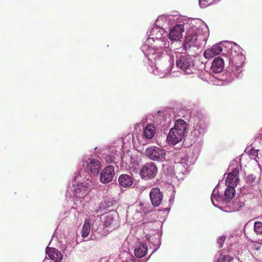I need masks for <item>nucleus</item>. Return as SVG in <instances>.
Returning <instances> with one entry per match:
<instances>
[{
  "label": "nucleus",
  "instance_id": "nucleus-21",
  "mask_svg": "<svg viewBox=\"0 0 262 262\" xmlns=\"http://www.w3.org/2000/svg\"><path fill=\"white\" fill-rule=\"evenodd\" d=\"M186 128V122L181 119H178L174 124V127L172 129H176V130L184 133Z\"/></svg>",
  "mask_w": 262,
  "mask_h": 262
},
{
  "label": "nucleus",
  "instance_id": "nucleus-16",
  "mask_svg": "<svg viewBox=\"0 0 262 262\" xmlns=\"http://www.w3.org/2000/svg\"><path fill=\"white\" fill-rule=\"evenodd\" d=\"M238 170L234 169L231 172L228 173L226 180L227 186H236L238 178Z\"/></svg>",
  "mask_w": 262,
  "mask_h": 262
},
{
  "label": "nucleus",
  "instance_id": "nucleus-3",
  "mask_svg": "<svg viewBox=\"0 0 262 262\" xmlns=\"http://www.w3.org/2000/svg\"><path fill=\"white\" fill-rule=\"evenodd\" d=\"M158 173L156 164L150 162L145 165L140 172L142 178L151 179L155 178Z\"/></svg>",
  "mask_w": 262,
  "mask_h": 262
},
{
  "label": "nucleus",
  "instance_id": "nucleus-28",
  "mask_svg": "<svg viewBox=\"0 0 262 262\" xmlns=\"http://www.w3.org/2000/svg\"><path fill=\"white\" fill-rule=\"evenodd\" d=\"M225 240H226L225 236H221L218 239V240L217 241V243L218 244V247L219 248H221L223 246V245L225 243Z\"/></svg>",
  "mask_w": 262,
  "mask_h": 262
},
{
  "label": "nucleus",
  "instance_id": "nucleus-8",
  "mask_svg": "<svg viewBox=\"0 0 262 262\" xmlns=\"http://www.w3.org/2000/svg\"><path fill=\"white\" fill-rule=\"evenodd\" d=\"M114 166L112 165L106 167L101 173L100 181L101 183L106 184L112 181L115 176Z\"/></svg>",
  "mask_w": 262,
  "mask_h": 262
},
{
  "label": "nucleus",
  "instance_id": "nucleus-10",
  "mask_svg": "<svg viewBox=\"0 0 262 262\" xmlns=\"http://www.w3.org/2000/svg\"><path fill=\"white\" fill-rule=\"evenodd\" d=\"M149 195L151 203L154 206H159L161 204L163 195L159 188H152L150 191Z\"/></svg>",
  "mask_w": 262,
  "mask_h": 262
},
{
  "label": "nucleus",
  "instance_id": "nucleus-2",
  "mask_svg": "<svg viewBox=\"0 0 262 262\" xmlns=\"http://www.w3.org/2000/svg\"><path fill=\"white\" fill-rule=\"evenodd\" d=\"M145 154L152 160L162 161L165 158L166 151L159 147L151 146L146 148Z\"/></svg>",
  "mask_w": 262,
  "mask_h": 262
},
{
  "label": "nucleus",
  "instance_id": "nucleus-15",
  "mask_svg": "<svg viewBox=\"0 0 262 262\" xmlns=\"http://www.w3.org/2000/svg\"><path fill=\"white\" fill-rule=\"evenodd\" d=\"M222 49L219 45L213 46L211 48L206 50L204 52V56L206 58H210L214 56L217 55L221 53Z\"/></svg>",
  "mask_w": 262,
  "mask_h": 262
},
{
  "label": "nucleus",
  "instance_id": "nucleus-6",
  "mask_svg": "<svg viewBox=\"0 0 262 262\" xmlns=\"http://www.w3.org/2000/svg\"><path fill=\"white\" fill-rule=\"evenodd\" d=\"M91 185L92 182L88 179L83 182L77 184L75 188L76 195L79 198H84L90 192Z\"/></svg>",
  "mask_w": 262,
  "mask_h": 262
},
{
  "label": "nucleus",
  "instance_id": "nucleus-24",
  "mask_svg": "<svg viewBox=\"0 0 262 262\" xmlns=\"http://www.w3.org/2000/svg\"><path fill=\"white\" fill-rule=\"evenodd\" d=\"M219 1L220 0H199V4L201 8H205Z\"/></svg>",
  "mask_w": 262,
  "mask_h": 262
},
{
  "label": "nucleus",
  "instance_id": "nucleus-34",
  "mask_svg": "<svg viewBox=\"0 0 262 262\" xmlns=\"http://www.w3.org/2000/svg\"><path fill=\"white\" fill-rule=\"evenodd\" d=\"M139 261H140V260H139V259H138V260H136V259L133 260V259H132V262H139Z\"/></svg>",
  "mask_w": 262,
  "mask_h": 262
},
{
  "label": "nucleus",
  "instance_id": "nucleus-33",
  "mask_svg": "<svg viewBox=\"0 0 262 262\" xmlns=\"http://www.w3.org/2000/svg\"><path fill=\"white\" fill-rule=\"evenodd\" d=\"M159 29L156 28L155 29H152L151 31V33H152V35H154V33H155V32L157 30H158Z\"/></svg>",
  "mask_w": 262,
  "mask_h": 262
},
{
  "label": "nucleus",
  "instance_id": "nucleus-37",
  "mask_svg": "<svg viewBox=\"0 0 262 262\" xmlns=\"http://www.w3.org/2000/svg\"><path fill=\"white\" fill-rule=\"evenodd\" d=\"M124 262H128V261H124Z\"/></svg>",
  "mask_w": 262,
  "mask_h": 262
},
{
  "label": "nucleus",
  "instance_id": "nucleus-12",
  "mask_svg": "<svg viewBox=\"0 0 262 262\" xmlns=\"http://www.w3.org/2000/svg\"><path fill=\"white\" fill-rule=\"evenodd\" d=\"M198 40V36L194 32H188L185 38L183 46L185 50L194 46Z\"/></svg>",
  "mask_w": 262,
  "mask_h": 262
},
{
  "label": "nucleus",
  "instance_id": "nucleus-18",
  "mask_svg": "<svg viewBox=\"0 0 262 262\" xmlns=\"http://www.w3.org/2000/svg\"><path fill=\"white\" fill-rule=\"evenodd\" d=\"M91 222H92V221L89 218H86L84 221V223L83 225L82 229L81 231V236L83 238L87 237L90 233Z\"/></svg>",
  "mask_w": 262,
  "mask_h": 262
},
{
  "label": "nucleus",
  "instance_id": "nucleus-22",
  "mask_svg": "<svg viewBox=\"0 0 262 262\" xmlns=\"http://www.w3.org/2000/svg\"><path fill=\"white\" fill-rule=\"evenodd\" d=\"M238 60H236L235 61L229 62L230 67H232L233 71H235L237 74L241 73L242 70V65L243 62L239 63L237 62Z\"/></svg>",
  "mask_w": 262,
  "mask_h": 262
},
{
  "label": "nucleus",
  "instance_id": "nucleus-25",
  "mask_svg": "<svg viewBox=\"0 0 262 262\" xmlns=\"http://www.w3.org/2000/svg\"><path fill=\"white\" fill-rule=\"evenodd\" d=\"M233 257L228 255H221L218 259V262H233Z\"/></svg>",
  "mask_w": 262,
  "mask_h": 262
},
{
  "label": "nucleus",
  "instance_id": "nucleus-32",
  "mask_svg": "<svg viewBox=\"0 0 262 262\" xmlns=\"http://www.w3.org/2000/svg\"><path fill=\"white\" fill-rule=\"evenodd\" d=\"M141 154H140L139 156H137V159H136V162L137 164H138L139 162L141 161Z\"/></svg>",
  "mask_w": 262,
  "mask_h": 262
},
{
  "label": "nucleus",
  "instance_id": "nucleus-11",
  "mask_svg": "<svg viewBox=\"0 0 262 262\" xmlns=\"http://www.w3.org/2000/svg\"><path fill=\"white\" fill-rule=\"evenodd\" d=\"M184 133L176 130V129H171L167 139L172 145H176L180 142L184 137Z\"/></svg>",
  "mask_w": 262,
  "mask_h": 262
},
{
  "label": "nucleus",
  "instance_id": "nucleus-13",
  "mask_svg": "<svg viewBox=\"0 0 262 262\" xmlns=\"http://www.w3.org/2000/svg\"><path fill=\"white\" fill-rule=\"evenodd\" d=\"M46 252L51 259L56 262H59L62 259L63 256L61 252L55 248L47 247Z\"/></svg>",
  "mask_w": 262,
  "mask_h": 262
},
{
  "label": "nucleus",
  "instance_id": "nucleus-14",
  "mask_svg": "<svg viewBox=\"0 0 262 262\" xmlns=\"http://www.w3.org/2000/svg\"><path fill=\"white\" fill-rule=\"evenodd\" d=\"M224 67V60L221 57H217L214 59L211 67V71L215 73L221 72Z\"/></svg>",
  "mask_w": 262,
  "mask_h": 262
},
{
  "label": "nucleus",
  "instance_id": "nucleus-17",
  "mask_svg": "<svg viewBox=\"0 0 262 262\" xmlns=\"http://www.w3.org/2000/svg\"><path fill=\"white\" fill-rule=\"evenodd\" d=\"M147 250V245L145 244H141L135 248L134 250L135 255L138 258L142 257L146 254Z\"/></svg>",
  "mask_w": 262,
  "mask_h": 262
},
{
  "label": "nucleus",
  "instance_id": "nucleus-26",
  "mask_svg": "<svg viewBox=\"0 0 262 262\" xmlns=\"http://www.w3.org/2000/svg\"><path fill=\"white\" fill-rule=\"evenodd\" d=\"M254 231L257 234H262V223L260 222H256L254 225Z\"/></svg>",
  "mask_w": 262,
  "mask_h": 262
},
{
  "label": "nucleus",
  "instance_id": "nucleus-30",
  "mask_svg": "<svg viewBox=\"0 0 262 262\" xmlns=\"http://www.w3.org/2000/svg\"><path fill=\"white\" fill-rule=\"evenodd\" d=\"M106 161L110 163H115V158L108 156L106 157Z\"/></svg>",
  "mask_w": 262,
  "mask_h": 262
},
{
  "label": "nucleus",
  "instance_id": "nucleus-1",
  "mask_svg": "<svg viewBox=\"0 0 262 262\" xmlns=\"http://www.w3.org/2000/svg\"><path fill=\"white\" fill-rule=\"evenodd\" d=\"M176 66L186 74H191L195 70L194 60L191 56L186 54L177 55Z\"/></svg>",
  "mask_w": 262,
  "mask_h": 262
},
{
  "label": "nucleus",
  "instance_id": "nucleus-19",
  "mask_svg": "<svg viewBox=\"0 0 262 262\" xmlns=\"http://www.w3.org/2000/svg\"><path fill=\"white\" fill-rule=\"evenodd\" d=\"M119 184L123 187H128L131 186V177L127 174H121L119 179Z\"/></svg>",
  "mask_w": 262,
  "mask_h": 262
},
{
  "label": "nucleus",
  "instance_id": "nucleus-36",
  "mask_svg": "<svg viewBox=\"0 0 262 262\" xmlns=\"http://www.w3.org/2000/svg\"><path fill=\"white\" fill-rule=\"evenodd\" d=\"M78 177V176L76 177V178L75 179V182H76V180L77 179Z\"/></svg>",
  "mask_w": 262,
  "mask_h": 262
},
{
  "label": "nucleus",
  "instance_id": "nucleus-7",
  "mask_svg": "<svg viewBox=\"0 0 262 262\" xmlns=\"http://www.w3.org/2000/svg\"><path fill=\"white\" fill-rule=\"evenodd\" d=\"M142 50L149 60H156L159 57V54L162 52V49H159L157 47L156 48V46L149 47L145 44L142 47Z\"/></svg>",
  "mask_w": 262,
  "mask_h": 262
},
{
  "label": "nucleus",
  "instance_id": "nucleus-29",
  "mask_svg": "<svg viewBox=\"0 0 262 262\" xmlns=\"http://www.w3.org/2000/svg\"><path fill=\"white\" fill-rule=\"evenodd\" d=\"M199 125H200V127L202 129H204L205 128L206 125L205 124L203 120H200L199 121V123L197 124H196L195 127H199Z\"/></svg>",
  "mask_w": 262,
  "mask_h": 262
},
{
  "label": "nucleus",
  "instance_id": "nucleus-4",
  "mask_svg": "<svg viewBox=\"0 0 262 262\" xmlns=\"http://www.w3.org/2000/svg\"><path fill=\"white\" fill-rule=\"evenodd\" d=\"M101 167L99 161L94 159H89L83 164L84 171L90 175H97Z\"/></svg>",
  "mask_w": 262,
  "mask_h": 262
},
{
  "label": "nucleus",
  "instance_id": "nucleus-20",
  "mask_svg": "<svg viewBox=\"0 0 262 262\" xmlns=\"http://www.w3.org/2000/svg\"><path fill=\"white\" fill-rule=\"evenodd\" d=\"M156 133L155 127L151 124L147 125L144 128V135L147 139H152Z\"/></svg>",
  "mask_w": 262,
  "mask_h": 262
},
{
  "label": "nucleus",
  "instance_id": "nucleus-35",
  "mask_svg": "<svg viewBox=\"0 0 262 262\" xmlns=\"http://www.w3.org/2000/svg\"><path fill=\"white\" fill-rule=\"evenodd\" d=\"M211 201H212V204H214V202H213V198L212 197L211 198Z\"/></svg>",
  "mask_w": 262,
  "mask_h": 262
},
{
  "label": "nucleus",
  "instance_id": "nucleus-31",
  "mask_svg": "<svg viewBox=\"0 0 262 262\" xmlns=\"http://www.w3.org/2000/svg\"><path fill=\"white\" fill-rule=\"evenodd\" d=\"M249 153H250V155H253V156H257L258 155L257 150L253 149H251L249 150Z\"/></svg>",
  "mask_w": 262,
  "mask_h": 262
},
{
  "label": "nucleus",
  "instance_id": "nucleus-5",
  "mask_svg": "<svg viewBox=\"0 0 262 262\" xmlns=\"http://www.w3.org/2000/svg\"><path fill=\"white\" fill-rule=\"evenodd\" d=\"M229 62L238 60V63H240L244 61V56L242 53L241 47L237 44H234L230 49V52L228 53L227 56H225Z\"/></svg>",
  "mask_w": 262,
  "mask_h": 262
},
{
  "label": "nucleus",
  "instance_id": "nucleus-23",
  "mask_svg": "<svg viewBox=\"0 0 262 262\" xmlns=\"http://www.w3.org/2000/svg\"><path fill=\"white\" fill-rule=\"evenodd\" d=\"M234 186H227V188L225 191V196L228 199H232L235 194V191Z\"/></svg>",
  "mask_w": 262,
  "mask_h": 262
},
{
  "label": "nucleus",
  "instance_id": "nucleus-9",
  "mask_svg": "<svg viewBox=\"0 0 262 262\" xmlns=\"http://www.w3.org/2000/svg\"><path fill=\"white\" fill-rule=\"evenodd\" d=\"M184 30L185 27L183 24L175 25L170 31L169 38L173 41L180 40L182 37V33Z\"/></svg>",
  "mask_w": 262,
  "mask_h": 262
},
{
  "label": "nucleus",
  "instance_id": "nucleus-27",
  "mask_svg": "<svg viewBox=\"0 0 262 262\" xmlns=\"http://www.w3.org/2000/svg\"><path fill=\"white\" fill-rule=\"evenodd\" d=\"M255 179L256 177L254 175L250 174L246 178V181L248 184L251 185H254V183L255 182Z\"/></svg>",
  "mask_w": 262,
  "mask_h": 262
}]
</instances>
